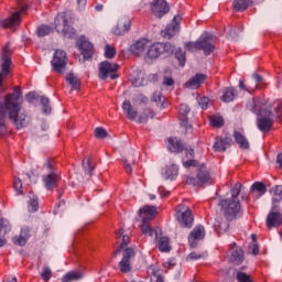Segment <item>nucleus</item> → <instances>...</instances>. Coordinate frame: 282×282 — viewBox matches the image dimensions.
Segmentation results:
<instances>
[{
  "instance_id": "obj_1",
  "label": "nucleus",
  "mask_w": 282,
  "mask_h": 282,
  "mask_svg": "<svg viewBox=\"0 0 282 282\" xmlns=\"http://www.w3.org/2000/svg\"><path fill=\"white\" fill-rule=\"evenodd\" d=\"M22 96L23 93L19 86L13 88V94L6 95L4 101L0 102V127H6V118H9L17 129H23L30 124V117L20 104Z\"/></svg>"
},
{
  "instance_id": "obj_2",
  "label": "nucleus",
  "mask_w": 282,
  "mask_h": 282,
  "mask_svg": "<svg viewBox=\"0 0 282 282\" xmlns=\"http://www.w3.org/2000/svg\"><path fill=\"white\" fill-rule=\"evenodd\" d=\"M252 112L259 116L257 124L260 131H270L274 124V116L282 118V101L276 100L273 106L262 105L259 100H252Z\"/></svg>"
},
{
  "instance_id": "obj_3",
  "label": "nucleus",
  "mask_w": 282,
  "mask_h": 282,
  "mask_svg": "<svg viewBox=\"0 0 282 282\" xmlns=\"http://www.w3.org/2000/svg\"><path fill=\"white\" fill-rule=\"evenodd\" d=\"M215 45H217L215 37L209 33H203L196 42H187L185 48L187 52L202 51L205 56H210L215 52Z\"/></svg>"
},
{
  "instance_id": "obj_4",
  "label": "nucleus",
  "mask_w": 282,
  "mask_h": 282,
  "mask_svg": "<svg viewBox=\"0 0 282 282\" xmlns=\"http://www.w3.org/2000/svg\"><path fill=\"white\" fill-rule=\"evenodd\" d=\"M140 218H141V225L140 228L143 232V235H147L148 237H153L158 239V231L151 228L149 225V221L155 217V213H158V208L155 206L145 205L140 208Z\"/></svg>"
},
{
  "instance_id": "obj_5",
  "label": "nucleus",
  "mask_w": 282,
  "mask_h": 282,
  "mask_svg": "<svg viewBox=\"0 0 282 282\" xmlns=\"http://www.w3.org/2000/svg\"><path fill=\"white\" fill-rule=\"evenodd\" d=\"M220 206L225 217L229 221H232V219H235V217H237V214L241 210V203H239V199L236 198L223 199L220 202Z\"/></svg>"
},
{
  "instance_id": "obj_6",
  "label": "nucleus",
  "mask_w": 282,
  "mask_h": 282,
  "mask_svg": "<svg viewBox=\"0 0 282 282\" xmlns=\"http://www.w3.org/2000/svg\"><path fill=\"white\" fill-rule=\"evenodd\" d=\"M173 52L174 47L171 43H154L152 45L149 43L145 54L148 58H160L162 54H173Z\"/></svg>"
},
{
  "instance_id": "obj_7",
  "label": "nucleus",
  "mask_w": 282,
  "mask_h": 282,
  "mask_svg": "<svg viewBox=\"0 0 282 282\" xmlns=\"http://www.w3.org/2000/svg\"><path fill=\"white\" fill-rule=\"evenodd\" d=\"M120 69V65L110 63L109 61L101 62L99 64V78L101 80H116L118 78L117 72Z\"/></svg>"
},
{
  "instance_id": "obj_8",
  "label": "nucleus",
  "mask_w": 282,
  "mask_h": 282,
  "mask_svg": "<svg viewBox=\"0 0 282 282\" xmlns=\"http://www.w3.org/2000/svg\"><path fill=\"white\" fill-rule=\"evenodd\" d=\"M175 217L181 226L184 228H191L193 226V212L191 208L184 204H181L176 207Z\"/></svg>"
},
{
  "instance_id": "obj_9",
  "label": "nucleus",
  "mask_w": 282,
  "mask_h": 282,
  "mask_svg": "<svg viewBox=\"0 0 282 282\" xmlns=\"http://www.w3.org/2000/svg\"><path fill=\"white\" fill-rule=\"evenodd\" d=\"M53 72L56 74H65L67 67V53L63 50H56L51 61Z\"/></svg>"
},
{
  "instance_id": "obj_10",
  "label": "nucleus",
  "mask_w": 282,
  "mask_h": 282,
  "mask_svg": "<svg viewBox=\"0 0 282 282\" xmlns=\"http://www.w3.org/2000/svg\"><path fill=\"white\" fill-rule=\"evenodd\" d=\"M10 56H12V48H10V43H7V45L2 48L0 87H1V83H3V78L8 76V73L10 72V67L12 65V58Z\"/></svg>"
},
{
  "instance_id": "obj_11",
  "label": "nucleus",
  "mask_w": 282,
  "mask_h": 282,
  "mask_svg": "<svg viewBox=\"0 0 282 282\" xmlns=\"http://www.w3.org/2000/svg\"><path fill=\"white\" fill-rule=\"evenodd\" d=\"M210 182V172L206 165H200L198 167V172L196 177H187L186 183L192 186H202V184H206Z\"/></svg>"
},
{
  "instance_id": "obj_12",
  "label": "nucleus",
  "mask_w": 282,
  "mask_h": 282,
  "mask_svg": "<svg viewBox=\"0 0 282 282\" xmlns=\"http://www.w3.org/2000/svg\"><path fill=\"white\" fill-rule=\"evenodd\" d=\"M26 8L23 7L20 11L14 12L12 15H10L6 20H0V30L1 28L6 29H13V28H19L21 25V14L25 12Z\"/></svg>"
},
{
  "instance_id": "obj_13",
  "label": "nucleus",
  "mask_w": 282,
  "mask_h": 282,
  "mask_svg": "<svg viewBox=\"0 0 282 282\" xmlns=\"http://www.w3.org/2000/svg\"><path fill=\"white\" fill-rule=\"evenodd\" d=\"M135 257V251L133 248H127L122 252V259L119 262V270L123 274L129 273L131 270V260Z\"/></svg>"
},
{
  "instance_id": "obj_14",
  "label": "nucleus",
  "mask_w": 282,
  "mask_h": 282,
  "mask_svg": "<svg viewBox=\"0 0 282 282\" xmlns=\"http://www.w3.org/2000/svg\"><path fill=\"white\" fill-rule=\"evenodd\" d=\"M69 15L67 13H59L55 18V29L58 34H67L72 31V25H69Z\"/></svg>"
},
{
  "instance_id": "obj_15",
  "label": "nucleus",
  "mask_w": 282,
  "mask_h": 282,
  "mask_svg": "<svg viewBox=\"0 0 282 282\" xmlns=\"http://www.w3.org/2000/svg\"><path fill=\"white\" fill-rule=\"evenodd\" d=\"M180 23H182V17L175 15L172 23L161 32L163 39H173L177 32H180Z\"/></svg>"
},
{
  "instance_id": "obj_16",
  "label": "nucleus",
  "mask_w": 282,
  "mask_h": 282,
  "mask_svg": "<svg viewBox=\"0 0 282 282\" xmlns=\"http://www.w3.org/2000/svg\"><path fill=\"white\" fill-rule=\"evenodd\" d=\"M206 237V229L204 226L198 225L193 228L188 237V243L191 248H195L197 246V241H202Z\"/></svg>"
},
{
  "instance_id": "obj_17",
  "label": "nucleus",
  "mask_w": 282,
  "mask_h": 282,
  "mask_svg": "<svg viewBox=\"0 0 282 282\" xmlns=\"http://www.w3.org/2000/svg\"><path fill=\"white\" fill-rule=\"evenodd\" d=\"M78 48L82 52L85 61H89L94 56V44H91L85 36H82L77 42Z\"/></svg>"
},
{
  "instance_id": "obj_18",
  "label": "nucleus",
  "mask_w": 282,
  "mask_h": 282,
  "mask_svg": "<svg viewBox=\"0 0 282 282\" xmlns=\"http://www.w3.org/2000/svg\"><path fill=\"white\" fill-rule=\"evenodd\" d=\"M151 10L154 17L162 19L169 12V4L166 0H154L151 4Z\"/></svg>"
},
{
  "instance_id": "obj_19",
  "label": "nucleus",
  "mask_w": 282,
  "mask_h": 282,
  "mask_svg": "<svg viewBox=\"0 0 282 282\" xmlns=\"http://www.w3.org/2000/svg\"><path fill=\"white\" fill-rule=\"evenodd\" d=\"M149 40L142 39L137 41L134 44L130 46V52L134 56H144L147 54V51L149 50Z\"/></svg>"
},
{
  "instance_id": "obj_20",
  "label": "nucleus",
  "mask_w": 282,
  "mask_h": 282,
  "mask_svg": "<svg viewBox=\"0 0 282 282\" xmlns=\"http://www.w3.org/2000/svg\"><path fill=\"white\" fill-rule=\"evenodd\" d=\"M229 252L231 263H236V265L243 263V250L241 247H237V243L234 242L229 246Z\"/></svg>"
},
{
  "instance_id": "obj_21",
  "label": "nucleus",
  "mask_w": 282,
  "mask_h": 282,
  "mask_svg": "<svg viewBox=\"0 0 282 282\" xmlns=\"http://www.w3.org/2000/svg\"><path fill=\"white\" fill-rule=\"evenodd\" d=\"M188 113H191V108L182 104L178 110V119L181 127H185L186 131H191V129H193V126L188 124Z\"/></svg>"
},
{
  "instance_id": "obj_22",
  "label": "nucleus",
  "mask_w": 282,
  "mask_h": 282,
  "mask_svg": "<svg viewBox=\"0 0 282 282\" xmlns=\"http://www.w3.org/2000/svg\"><path fill=\"white\" fill-rule=\"evenodd\" d=\"M130 29L131 20L128 18H121L112 32L116 36H122L123 34H127V32H129Z\"/></svg>"
},
{
  "instance_id": "obj_23",
  "label": "nucleus",
  "mask_w": 282,
  "mask_h": 282,
  "mask_svg": "<svg viewBox=\"0 0 282 282\" xmlns=\"http://www.w3.org/2000/svg\"><path fill=\"white\" fill-rule=\"evenodd\" d=\"M208 76L204 74H196L194 77H192L188 82L185 83V87L187 89H199L204 83H206V79Z\"/></svg>"
},
{
  "instance_id": "obj_24",
  "label": "nucleus",
  "mask_w": 282,
  "mask_h": 282,
  "mask_svg": "<svg viewBox=\"0 0 282 282\" xmlns=\"http://www.w3.org/2000/svg\"><path fill=\"white\" fill-rule=\"evenodd\" d=\"M43 182L45 188H47V191H52V188H56L58 182H61V175L53 170L51 174L43 177Z\"/></svg>"
},
{
  "instance_id": "obj_25",
  "label": "nucleus",
  "mask_w": 282,
  "mask_h": 282,
  "mask_svg": "<svg viewBox=\"0 0 282 282\" xmlns=\"http://www.w3.org/2000/svg\"><path fill=\"white\" fill-rule=\"evenodd\" d=\"M116 239L118 242L121 241V245L118 247V249L115 251V254H118V252L122 251V248H127L129 246V235L124 234V229H119L118 231H116Z\"/></svg>"
},
{
  "instance_id": "obj_26",
  "label": "nucleus",
  "mask_w": 282,
  "mask_h": 282,
  "mask_svg": "<svg viewBox=\"0 0 282 282\" xmlns=\"http://www.w3.org/2000/svg\"><path fill=\"white\" fill-rule=\"evenodd\" d=\"M30 239V229L29 227H23L19 236L12 238L14 246H25Z\"/></svg>"
},
{
  "instance_id": "obj_27",
  "label": "nucleus",
  "mask_w": 282,
  "mask_h": 282,
  "mask_svg": "<svg viewBox=\"0 0 282 282\" xmlns=\"http://www.w3.org/2000/svg\"><path fill=\"white\" fill-rule=\"evenodd\" d=\"M282 225V215L278 212H271L267 218L268 228H278Z\"/></svg>"
},
{
  "instance_id": "obj_28",
  "label": "nucleus",
  "mask_w": 282,
  "mask_h": 282,
  "mask_svg": "<svg viewBox=\"0 0 282 282\" xmlns=\"http://www.w3.org/2000/svg\"><path fill=\"white\" fill-rule=\"evenodd\" d=\"M177 173H180V167L177 166V164L172 163L170 166H166L163 170L162 175L165 180H170L171 182H173V180L177 177Z\"/></svg>"
},
{
  "instance_id": "obj_29",
  "label": "nucleus",
  "mask_w": 282,
  "mask_h": 282,
  "mask_svg": "<svg viewBox=\"0 0 282 282\" xmlns=\"http://www.w3.org/2000/svg\"><path fill=\"white\" fill-rule=\"evenodd\" d=\"M231 142L232 140L229 138L224 139V138L217 137L213 145V149L214 151H217V152L226 151V149L230 147Z\"/></svg>"
},
{
  "instance_id": "obj_30",
  "label": "nucleus",
  "mask_w": 282,
  "mask_h": 282,
  "mask_svg": "<svg viewBox=\"0 0 282 282\" xmlns=\"http://www.w3.org/2000/svg\"><path fill=\"white\" fill-rule=\"evenodd\" d=\"M167 142V149L172 153H182V151H184V144H182V141L177 138H170Z\"/></svg>"
},
{
  "instance_id": "obj_31",
  "label": "nucleus",
  "mask_w": 282,
  "mask_h": 282,
  "mask_svg": "<svg viewBox=\"0 0 282 282\" xmlns=\"http://www.w3.org/2000/svg\"><path fill=\"white\" fill-rule=\"evenodd\" d=\"M122 111L126 113L128 120H135L138 118V111L133 109L131 101L124 100L122 104Z\"/></svg>"
},
{
  "instance_id": "obj_32",
  "label": "nucleus",
  "mask_w": 282,
  "mask_h": 282,
  "mask_svg": "<svg viewBox=\"0 0 282 282\" xmlns=\"http://www.w3.org/2000/svg\"><path fill=\"white\" fill-rule=\"evenodd\" d=\"M252 3H254V0H234L232 8L236 12H245Z\"/></svg>"
},
{
  "instance_id": "obj_33",
  "label": "nucleus",
  "mask_w": 282,
  "mask_h": 282,
  "mask_svg": "<svg viewBox=\"0 0 282 282\" xmlns=\"http://www.w3.org/2000/svg\"><path fill=\"white\" fill-rule=\"evenodd\" d=\"M10 230V221L6 218H0V235L3 232L6 235ZM8 241L3 238V236H0V248H3Z\"/></svg>"
},
{
  "instance_id": "obj_34",
  "label": "nucleus",
  "mask_w": 282,
  "mask_h": 282,
  "mask_svg": "<svg viewBox=\"0 0 282 282\" xmlns=\"http://www.w3.org/2000/svg\"><path fill=\"white\" fill-rule=\"evenodd\" d=\"M272 191V210H276V208H279V204L282 202V185L275 186Z\"/></svg>"
},
{
  "instance_id": "obj_35",
  "label": "nucleus",
  "mask_w": 282,
  "mask_h": 282,
  "mask_svg": "<svg viewBox=\"0 0 282 282\" xmlns=\"http://www.w3.org/2000/svg\"><path fill=\"white\" fill-rule=\"evenodd\" d=\"M237 98V90L232 87L225 88L220 100L223 102H232Z\"/></svg>"
},
{
  "instance_id": "obj_36",
  "label": "nucleus",
  "mask_w": 282,
  "mask_h": 282,
  "mask_svg": "<svg viewBox=\"0 0 282 282\" xmlns=\"http://www.w3.org/2000/svg\"><path fill=\"white\" fill-rule=\"evenodd\" d=\"M234 138L240 149H250V142L248 141V138H246V135H243L241 132L235 131Z\"/></svg>"
},
{
  "instance_id": "obj_37",
  "label": "nucleus",
  "mask_w": 282,
  "mask_h": 282,
  "mask_svg": "<svg viewBox=\"0 0 282 282\" xmlns=\"http://www.w3.org/2000/svg\"><path fill=\"white\" fill-rule=\"evenodd\" d=\"M133 87H144L147 85V75L143 72H139L131 77Z\"/></svg>"
},
{
  "instance_id": "obj_38",
  "label": "nucleus",
  "mask_w": 282,
  "mask_h": 282,
  "mask_svg": "<svg viewBox=\"0 0 282 282\" xmlns=\"http://www.w3.org/2000/svg\"><path fill=\"white\" fill-rule=\"evenodd\" d=\"M251 192L256 193V195L258 197H261V196L265 195V193H268V187L265 186V184H263L261 182H256L251 186Z\"/></svg>"
},
{
  "instance_id": "obj_39",
  "label": "nucleus",
  "mask_w": 282,
  "mask_h": 282,
  "mask_svg": "<svg viewBox=\"0 0 282 282\" xmlns=\"http://www.w3.org/2000/svg\"><path fill=\"white\" fill-rule=\"evenodd\" d=\"M80 279H83V273L78 271H70L62 278V282L80 281Z\"/></svg>"
},
{
  "instance_id": "obj_40",
  "label": "nucleus",
  "mask_w": 282,
  "mask_h": 282,
  "mask_svg": "<svg viewBox=\"0 0 282 282\" xmlns=\"http://www.w3.org/2000/svg\"><path fill=\"white\" fill-rule=\"evenodd\" d=\"M214 227L216 230H218V232H226V230H228V221L224 220V218L221 217H217L215 223H214Z\"/></svg>"
},
{
  "instance_id": "obj_41",
  "label": "nucleus",
  "mask_w": 282,
  "mask_h": 282,
  "mask_svg": "<svg viewBox=\"0 0 282 282\" xmlns=\"http://www.w3.org/2000/svg\"><path fill=\"white\" fill-rule=\"evenodd\" d=\"M158 247H159V250L161 252H170L171 251V245H170L169 237L160 238L159 242H158Z\"/></svg>"
},
{
  "instance_id": "obj_42",
  "label": "nucleus",
  "mask_w": 282,
  "mask_h": 282,
  "mask_svg": "<svg viewBox=\"0 0 282 282\" xmlns=\"http://www.w3.org/2000/svg\"><path fill=\"white\" fill-rule=\"evenodd\" d=\"M66 82L73 87V89H79L80 88V79L76 77L74 74H68L66 76Z\"/></svg>"
},
{
  "instance_id": "obj_43",
  "label": "nucleus",
  "mask_w": 282,
  "mask_h": 282,
  "mask_svg": "<svg viewBox=\"0 0 282 282\" xmlns=\"http://www.w3.org/2000/svg\"><path fill=\"white\" fill-rule=\"evenodd\" d=\"M154 113L151 109H145L138 118L137 122H139L140 124H142L143 122H147V120H149V118H154Z\"/></svg>"
},
{
  "instance_id": "obj_44",
  "label": "nucleus",
  "mask_w": 282,
  "mask_h": 282,
  "mask_svg": "<svg viewBox=\"0 0 282 282\" xmlns=\"http://www.w3.org/2000/svg\"><path fill=\"white\" fill-rule=\"evenodd\" d=\"M28 208L29 213H36L39 210V197L34 195L30 197Z\"/></svg>"
},
{
  "instance_id": "obj_45",
  "label": "nucleus",
  "mask_w": 282,
  "mask_h": 282,
  "mask_svg": "<svg viewBox=\"0 0 282 282\" xmlns=\"http://www.w3.org/2000/svg\"><path fill=\"white\" fill-rule=\"evenodd\" d=\"M153 102H156L158 107L164 108V102H166V98L162 96V93L156 91L152 96Z\"/></svg>"
},
{
  "instance_id": "obj_46",
  "label": "nucleus",
  "mask_w": 282,
  "mask_h": 282,
  "mask_svg": "<svg viewBox=\"0 0 282 282\" xmlns=\"http://www.w3.org/2000/svg\"><path fill=\"white\" fill-rule=\"evenodd\" d=\"M175 57L177 58L181 67H184V65H186V52L182 51V48H178L175 52Z\"/></svg>"
},
{
  "instance_id": "obj_47",
  "label": "nucleus",
  "mask_w": 282,
  "mask_h": 282,
  "mask_svg": "<svg viewBox=\"0 0 282 282\" xmlns=\"http://www.w3.org/2000/svg\"><path fill=\"white\" fill-rule=\"evenodd\" d=\"M43 113H52V106H50V98L41 97Z\"/></svg>"
},
{
  "instance_id": "obj_48",
  "label": "nucleus",
  "mask_w": 282,
  "mask_h": 282,
  "mask_svg": "<svg viewBox=\"0 0 282 282\" xmlns=\"http://www.w3.org/2000/svg\"><path fill=\"white\" fill-rule=\"evenodd\" d=\"M52 34V28L48 25H41L37 28V36H47Z\"/></svg>"
},
{
  "instance_id": "obj_49",
  "label": "nucleus",
  "mask_w": 282,
  "mask_h": 282,
  "mask_svg": "<svg viewBox=\"0 0 282 282\" xmlns=\"http://www.w3.org/2000/svg\"><path fill=\"white\" fill-rule=\"evenodd\" d=\"M105 57L106 58H115L116 57V47L112 45H106L105 46Z\"/></svg>"
},
{
  "instance_id": "obj_50",
  "label": "nucleus",
  "mask_w": 282,
  "mask_h": 282,
  "mask_svg": "<svg viewBox=\"0 0 282 282\" xmlns=\"http://www.w3.org/2000/svg\"><path fill=\"white\" fill-rule=\"evenodd\" d=\"M210 124L212 127H216L217 129H219L224 124V118L219 116L210 117Z\"/></svg>"
},
{
  "instance_id": "obj_51",
  "label": "nucleus",
  "mask_w": 282,
  "mask_h": 282,
  "mask_svg": "<svg viewBox=\"0 0 282 282\" xmlns=\"http://www.w3.org/2000/svg\"><path fill=\"white\" fill-rule=\"evenodd\" d=\"M241 183H236L231 188V199H239V194L241 193Z\"/></svg>"
},
{
  "instance_id": "obj_52",
  "label": "nucleus",
  "mask_w": 282,
  "mask_h": 282,
  "mask_svg": "<svg viewBox=\"0 0 282 282\" xmlns=\"http://www.w3.org/2000/svg\"><path fill=\"white\" fill-rule=\"evenodd\" d=\"M83 169L88 175H91V172L94 171V165L91 164V160L89 159H84L83 161Z\"/></svg>"
},
{
  "instance_id": "obj_53",
  "label": "nucleus",
  "mask_w": 282,
  "mask_h": 282,
  "mask_svg": "<svg viewBox=\"0 0 282 282\" xmlns=\"http://www.w3.org/2000/svg\"><path fill=\"white\" fill-rule=\"evenodd\" d=\"M41 278L43 281H50L52 279V269L50 267H43Z\"/></svg>"
},
{
  "instance_id": "obj_54",
  "label": "nucleus",
  "mask_w": 282,
  "mask_h": 282,
  "mask_svg": "<svg viewBox=\"0 0 282 282\" xmlns=\"http://www.w3.org/2000/svg\"><path fill=\"white\" fill-rule=\"evenodd\" d=\"M108 133L107 130L102 127L95 129V138H99L100 140L107 138Z\"/></svg>"
},
{
  "instance_id": "obj_55",
  "label": "nucleus",
  "mask_w": 282,
  "mask_h": 282,
  "mask_svg": "<svg viewBox=\"0 0 282 282\" xmlns=\"http://www.w3.org/2000/svg\"><path fill=\"white\" fill-rule=\"evenodd\" d=\"M13 186L19 195L23 194V182H21V178H15L13 182Z\"/></svg>"
},
{
  "instance_id": "obj_56",
  "label": "nucleus",
  "mask_w": 282,
  "mask_h": 282,
  "mask_svg": "<svg viewBox=\"0 0 282 282\" xmlns=\"http://www.w3.org/2000/svg\"><path fill=\"white\" fill-rule=\"evenodd\" d=\"M237 280L239 282H249L250 281V275L243 273V272H238L237 273Z\"/></svg>"
},
{
  "instance_id": "obj_57",
  "label": "nucleus",
  "mask_w": 282,
  "mask_h": 282,
  "mask_svg": "<svg viewBox=\"0 0 282 282\" xmlns=\"http://www.w3.org/2000/svg\"><path fill=\"white\" fill-rule=\"evenodd\" d=\"M162 83L165 87H173V85H175V80L172 77H167V76L163 77Z\"/></svg>"
},
{
  "instance_id": "obj_58",
  "label": "nucleus",
  "mask_w": 282,
  "mask_h": 282,
  "mask_svg": "<svg viewBox=\"0 0 282 282\" xmlns=\"http://www.w3.org/2000/svg\"><path fill=\"white\" fill-rule=\"evenodd\" d=\"M198 105L202 107V109H208V98L200 97L198 100Z\"/></svg>"
},
{
  "instance_id": "obj_59",
  "label": "nucleus",
  "mask_w": 282,
  "mask_h": 282,
  "mask_svg": "<svg viewBox=\"0 0 282 282\" xmlns=\"http://www.w3.org/2000/svg\"><path fill=\"white\" fill-rule=\"evenodd\" d=\"M204 258V254L197 253V252H192L188 254L187 259H191V261H197V259Z\"/></svg>"
},
{
  "instance_id": "obj_60",
  "label": "nucleus",
  "mask_w": 282,
  "mask_h": 282,
  "mask_svg": "<svg viewBox=\"0 0 282 282\" xmlns=\"http://www.w3.org/2000/svg\"><path fill=\"white\" fill-rule=\"evenodd\" d=\"M123 166H124L126 173L128 174L132 173L133 170L131 169V163H129L128 159L123 160Z\"/></svg>"
},
{
  "instance_id": "obj_61",
  "label": "nucleus",
  "mask_w": 282,
  "mask_h": 282,
  "mask_svg": "<svg viewBox=\"0 0 282 282\" xmlns=\"http://www.w3.org/2000/svg\"><path fill=\"white\" fill-rule=\"evenodd\" d=\"M183 166H185V169H191V166H197V161L189 159L188 161H185L183 163Z\"/></svg>"
},
{
  "instance_id": "obj_62",
  "label": "nucleus",
  "mask_w": 282,
  "mask_h": 282,
  "mask_svg": "<svg viewBox=\"0 0 282 282\" xmlns=\"http://www.w3.org/2000/svg\"><path fill=\"white\" fill-rule=\"evenodd\" d=\"M173 265H175V260L172 259V260H167L163 263V268H165L166 270L173 268Z\"/></svg>"
},
{
  "instance_id": "obj_63",
  "label": "nucleus",
  "mask_w": 282,
  "mask_h": 282,
  "mask_svg": "<svg viewBox=\"0 0 282 282\" xmlns=\"http://www.w3.org/2000/svg\"><path fill=\"white\" fill-rule=\"evenodd\" d=\"M185 155L188 160H191L192 158H195V150L193 149H186L185 150Z\"/></svg>"
},
{
  "instance_id": "obj_64",
  "label": "nucleus",
  "mask_w": 282,
  "mask_h": 282,
  "mask_svg": "<svg viewBox=\"0 0 282 282\" xmlns=\"http://www.w3.org/2000/svg\"><path fill=\"white\" fill-rule=\"evenodd\" d=\"M148 272L151 274V276H154V279L158 278V276H160V275H159V272H160V271L155 270L154 267H150V269H149Z\"/></svg>"
}]
</instances>
